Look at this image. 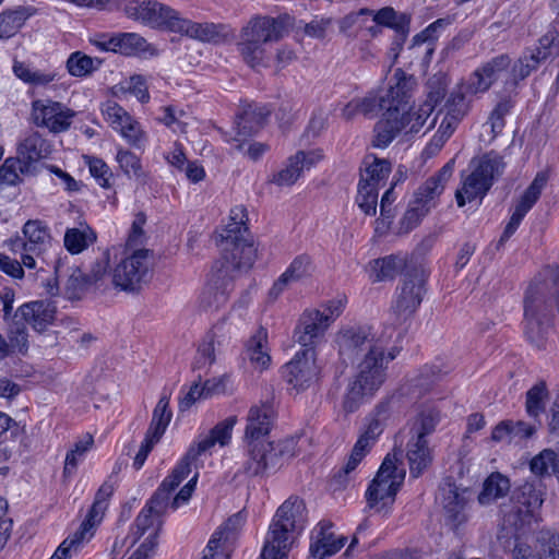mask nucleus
Segmentation results:
<instances>
[{"label":"nucleus","instance_id":"nucleus-40","mask_svg":"<svg viewBox=\"0 0 559 559\" xmlns=\"http://www.w3.org/2000/svg\"><path fill=\"white\" fill-rule=\"evenodd\" d=\"M391 169L392 165L388 159L368 154L362 160L360 181L379 188L380 182L388 178Z\"/></svg>","mask_w":559,"mask_h":559},{"label":"nucleus","instance_id":"nucleus-58","mask_svg":"<svg viewBox=\"0 0 559 559\" xmlns=\"http://www.w3.org/2000/svg\"><path fill=\"white\" fill-rule=\"evenodd\" d=\"M378 187L359 181L356 203L367 215H374L378 203Z\"/></svg>","mask_w":559,"mask_h":559},{"label":"nucleus","instance_id":"nucleus-2","mask_svg":"<svg viewBox=\"0 0 559 559\" xmlns=\"http://www.w3.org/2000/svg\"><path fill=\"white\" fill-rule=\"evenodd\" d=\"M198 474L186 484L180 491L170 500L171 492L179 486L183 480L182 478L174 477V471L166 477L160 486L157 488L153 497L146 503L145 508L138 515L134 524L132 543H135L140 538L144 537L140 547L133 552L130 559H148L154 552L157 545V536L162 526L160 518L165 514L167 509L170 507L177 509L180 504L187 502L197 484Z\"/></svg>","mask_w":559,"mask_h":559},{"label":"nucleus","instance_id":"nucleus-16","mask_svg":"<svg viewBox=\"0 0 559 559\" xmlns=\"http://www.w3.org/2000/svg\"><path fill=\"white\" fill-rule=\"evenodd\" d=\"M286 382L296 391H304L312 385L319 376L313 348H304L296 353L294 358L283 367Z\"/></svg>","mask_w":559,"mask_h":559},{"label":"nucleus","instance_id":"nucleus-61","mask_svg":"<svg viewBox=\"0 0 559 559\" xmlns=\"http://www.w3.org/2000/svg\"><path fill=\"white\" fill-rule=\"evenodd\" d=\"M298 438L289 437L276 443L272 442V455L275 459V467L278 468L284 462L294 457L297 452Z\"/></svg>","mask_w":559,"mask_h":559},{"label":"nucleus","instance_id":"nucleus-39","mask_svg":"<svg viewBox=\"0 0 559 559\" xmlns=\"http://www.w3.org/2000/svg\"><path fill=\"white\" fill-rule=\"evenodd\" d=\"M540 549L538 556H533L531 547L516 544L512 554L513 559H559V536L549 533L538 538Z\"/></svg>","mask_w":559,"mask_h":559},{"label":"nucleus","instance_id":"nucleus-26","mask_svg":"<svg viewBox=\"0 0 559 559\" xmlns=\"http://www.w3.org/2000/svg\"><path fill=\"white\" fill-rule=\"evenodd\" d=\"M171 32L203 43H217L226 36L223 24L193 22L183 17L180 12L177 14Z\"/></svg>","mask_w":559,"mask_h":559},{"label":"nucleus","instance_id":"nucleus-62","mask_svg":"<svg viewBox=\"0 0 559 559\" xmlns=\"http://www.w3.org/2000/svg\"><path fill=\"white\" fill-rule=\"evenodd\" d=\"M116 159L126 175L133 176L138 179L145 177L141 160L134 153L120 148L118 150Z\"/></svg>","mask_w":559,"mask_h":559},{"label":"nucleus","instance_id":"nucleus-36","mask_svg":"<svg viewBox=\"0 0 559 559\" xmlns=\"http://www.w3.org/2000/svg\"><path fill=\"white\" fill-rule=\"evenodd\" d=\"M406 457L408 460L411 476L417 478L432 461L428 440L411 436L407 442Z\"/></svg>","mask_w":559,"mask_h":559},{"label":"nucleus","instance_id":"nucleus-20","mask_svg":"<svg viewBox=\"0 0 559 559\" xmlns=\"http://www.w3.org/2000/svg\"><path fill=\"white\" fill-rule=\"evenodd\" d=\"M97 45L108 51L124 56L156 57L158 49L138 33H118Z\"/></svg>","mask_w":559,"mask_h":559},{"label":"nucleus","instance_id":"nucleus-28","mask_svg":"<svg viewBox=\"0 0 559 559\" xmlns=\"http://www.w3.org/2000/svg\"><path fill=\"white\" fill-rule=\"evenodd\" d=\"M332 526L333 524L331 522L321 521L313 531V542L310 545V552L314 558L323 559L336 554L343 548L346 538L343 536L336 537L332 532Z\"/></svg>","mask_w":559,"mask_h":559},{"label":"nucleus","instance_id":"nucleus-43","mask_svg":"<svg viewBox=\"0 0 559 559\" xmlns=\"http://www.w3.org/2000/svg\"><path fill=\"white\" fill-rule=\"evenodd\" d=\"M96 238V233L86 223H80L79 227L67 229L63 241L66 249L76 254L93 245Z\"/></svg>","mask_w":559,"mask_h":559},{"label":"nucleus","instance_id":"nucleus-49","mask_svg":"<svg viewBox=\"0 0 559 559\" xmlns=\"http://www.w3.org/2000/svg\"><path fill=\"white\" fill-rule=\"evenodd\" d=\"M26 9L8 10L0 13V38L13 37L29 17Z\"/></svg>","mask_w":559,"mask_h":559},{"label":"nucleus","instance_id":"nucleus-59","mask_svg":"<svg viewBox=\"0 0 559 559\" xmlns=\"http://www.w3.org/2000/svg\"><path fill=\"white\" fill-rule=\"evenodd\" d=\"M102 112L105 120L118 132L132 120V117L114 100H107L102 107Z\"/></svg>","mask_w":559,"mask_h":559},{"label":"nucleus","instance_id":"nucleus-12","mask_svg":"<svg viewBox=\"0 0 559 559\" xmlns=\"http://www.w3.org/2000/svg\"><path fill=\"white\" fill-rule=\"evenodd\" d=\"M148 253V250L140 249L121 258L110 272L114 287L127 293L139 292L147 276Z\"/></svg>","mask_w":559,"mask_h":559},{"label":"nucleus","instance_id":"nucleus-41","mask_svg":"<svg viewBox=\"0 0 559 559\" xmlns=\"http://www.w3.org/2000/svg\"><path fill=\"white\" fill-rule=\"evenodd\" d=\"M169 401L170 393L164 391L153 411L152 420L146 431V436L159 440L165 433L173 417V413L169 409Z\"/></svg>","mask_w":559,"mask_h":559},{"label":"nucleus","instance_id":"nucleus-44","mask_svg":"<svg viewBox=\"0 0 559 559\" xmlns=\"http://www.w3.org/2000/svg\"><path fill=\"white\" fill-rule=\"evenodd\" d=\"M248 214L243 205H236L230 210L229 222L219 234L221 240L251 237L247 226Z\"/></svg>","mask_w":559,"mask_h":559},{"label":"nucleus","instance_id":"nucleus-27","mask_svg":"<svg viewBox=\"0 0 559 559\" xmlns=\"http://www.w3.org/2000/svg\"><path fill=\"white\" fill-rule=\"evenodd\" d=\"M247 442V460L243 472L249 476L263 475L267 471L276 469L275 459L272 455V442L254 440Z\"/></svg>","mask_w":559,"mask_h":559},{"label":"nucleus","instance_id":"nucleus-48","mask_svg":"<svg viewBox=\"0 0 559 559\" xmlns=\"http://www.w3.org/2000/svg\"><path fill=\"white\" fill-rule=\"evenodd\" d=\"M549 391L545 381H539L526 392L525 409L530 417L537 418L546 409Z\"/></svg>","mask_w":559,"mask_h":559},{"label":"nucleus","instance_id":"nucleus-53","mask_svg":"<svg viewBox=\"0 0 559 559\" xmlns=\"http://www.w3.org/2000/svg\"><path fill=\"white\" fill-rule=\"evenodd\" d=\"M559 51V33L556 28H549L543 35L534 51L530 55V59H535L539 63L550 58L554 53Z\"/></svg>","mask_w":559,"mask_h":559},{"label":"nucleus","instance_id":"nucleus-63","mask_svg":"<svg viewBox=\"0 0 559 559\" xmlns=\"http://www.w3.org/2000/svg\"><path fill=\"white\" fill-rule=\"evenodd\" d=\"M372 15V10L369 9H360L357 12H352L343 17L340 24V28L342 32H348L353 28L356 31H365L367 21L370 20Z\"/></svg>","mask_w":559,"mask_h":559},{"label":"nucleus","instance_id":"nucleus-46","mask_svg":"<svg viewBox=\"0 0 559 559\" xmlns=\"http://www.w3.org/2000/svg\"><path fill=\"white\" fill-rule=\"evenodd\" d=\"M530 466L537 476L554 474L559 478V450L544 449L532 459Z\"/></svg>","mask_w":559,"mask_h":559},{"label":"nucleus","instance_id":"nucleus-42","mask_svg":"<svg viewBox=\"0 0 559 559\" xmlns=\"http://www.w3.org/2000/svg\"><path fill=\"white\" fill-rule=\"evenodd\" d=\"M114 493V485L105 481L96 492L95 500L87 513L86 519L81 525H86L88 534L94 535L96 525L102 521L105 510L107 508V501Z\"/></svg>","mask_w":559,"mask_h":559},{"label":"nucleus","instance_id":"nucleus-13","mask_svg":"<svg viewBox=\"0 0 559 559\" xmlns=\"http://www.w3.org/2000/svg\"><path fill=\"white\" fill-rule=\"evenodd\" d=\"M237 424L236 416H229L218 423L209 435L201 437L192 444L180 463L174 468V477L185 479L191 472V467H197L198 457L210 451L216 443L224 447L229 443L231 431Z\"/></svg>","mask_w":559,"mask_h":559},{"label":"nucleus","instance_id":"nucleus-21","mask_svg":"<svg viewBox=\"0 0 559 559\" xmlns=\"http://www.w3.org/2000/svg\"><path fill=\"white\" fill-rule=\"evenodd\" d=\"M440 490L445 521L452 528H457L467 521L466 508L472 495L468 489H460L450 483H445Z\"/></svg>","mask_w":559,"mask_h":559},{"label":"nucleus","instance_id":"nucleus-7","mask_svg":"<svg viewBox=\"0 0 559 559\" xmlns=\"http://www.w3.org/2000/svg\"><path fill=\"white\" fill-rule=\"evenodd\" d=\"M503 169L504 162L495 152L473 158L469 163V174L462 176V187L455 193L457 205L462 207L466 202L481 200L493 181L502 175Z\"/></svg>","mask_w":559,"mask_h":559},{"label":"nucleus","instance_id":"nucleus-23","mask_svg":"<svg viewBox=\"0 0 559 559\" xmlns=\"http://www.w3.org/2000/svg\"><path fill=\"white\" fill-rule=\"evenodd\" d=\"M228 269H217L203 289L200 297V306L205 311H215L223 307L231 290V281L228 276Z\"/></svg>","mask_w":559,"mask_h":559},{"label":"nucleus","instance_id":"nucleus-8","mask_svg":"<svg viewBox=\"0 0 559 559\" xmlns=\"http://www.w3.org/2000/svg\"><path fill=\"white\" fill-rule=\"evenodd\" d=\"M401 457V450H394L384 457L366 492L369 508L380 512L393 504L395 496L405 478V469L402 467Z\"/></svg>","mask_w":559,"mask_h":559},{"label":"nucleus","instance_id":"nucleus-64","mask_svg":"<svg viewBox=\"0 0 559 559\" xmlns=\"http://www.w3.org/2000/svg\"><path fill=\"white\" fill-rule=\"evenodd\" d=\"M512 102L508 98L501 99L490 114L488 123L490 124L493 136L501 133L504 127V117L510 112L512 108Z\"/></svg>","mask_w":559,"mask_h":559},{"label":"nucleus","instance_id":"nucleus-55","mask_svg":"<svg viewBox=\"0 0 559 559\" xmlns=\"http://www.w3.org/2000/svg\"><path fill=\"white\" fill-rule=\"evenodd\" d=\"M408 102L409 99L402 104H399L397 102L394 104L390 103V105L384 109L383 117L380 120L382 123H386V128L393 131L396 135L403 130L406 132L405 107Z\"/></svg>","mask_w":559,"mask_h":559},{"label":"nucleus","instance_id":"nucleus-30","mask_svg":"<svg viewBox=\"0 0 559 559\" xmlns=\"http://www.w3.org/2000/svg\"><path fill=\"white\" fill-rule=\"evenodd\" d=\"M273 409L269 404L254 405L249 409L245 440H264L272 425Z\"/></svg>","mask_w":559,"mask_h":559},{"label":"nucleus","instance_id":"nucleus-22","mask_svg":"<svg viewBox=\"0 0 559 559\" xmlns=\"http://www.w3.org/2000/svg\"><path fill=\"white\" fill-rule=\"evenodd\" d=\"M323 158L321 150L298 151L287 159L286 166L273 175L272 182L278 187L294 185L304 170H309Z\"/></svg>","mask_w":559,"mask_h":559},{"label":"nucleus","instance_id":"nucleus-56","mask_svg":"<svg viewBox=\"0 0 559 559\" xmlns=\"http://www.w3.org/2000/svg\"><path fill=\"white\" fill-rule=\"evenodd\" d=\"M450 80L445 73L438 72L427 81V99L426 104L432 105L435 108L445 96Z\"/></svg>","mask_w":559,"mask_h":559},{"label":"nucleus","instance_id":"nucleus-47","mask_svg":"<svg viewBox=\"0 0 559 559\" xmlns=\"http://www.w3.org/2000/svg\"><path fill=\"white\" fill-rule=\"evenodd\" d=\"M92 537L93 536L88 534L86 525H80L76 532L59 545L50 559H70L79 551L82 545L88 542Z\"/></svg>","mask_w":559,"mask_h":559},{"label":"nucleus","instance_id":"nucleus-18","mask_svg":"<svg viewBox=\"0 0 559 559\" xmlns=\"http://www.w3.org/2000/svg\"><path fill=\"white\" fill-rule=\"evenodd\" d=\"M550 179V170L545 169L538 171L524 191L520 200L514 206V211L510 217L509 223L507 224L500 241H506L509 239L520 226L522 219L527 214V212L534 206V204L538 201L543 190L546 188L548 181Z\"/></svg>","mask_w":559,"mask_h":559},{"label":"nucleus","instance_id":"nucleus-9","mask_svg":"<svg viewBox=\"0 0 559 559\" xmlns=\"http://www.w3.org/2000/svg\"><path fill=\"white\" fill-rule=\"evenodd\" d=\"M452 173L453 162L451 160L417 189L414 194V201L403 217V224L406 225L407 229H413L417 226L423 217L436 205V200L443 192Z\"/></svg>","mask_w":559,"mask_h":559},{"label":"nucleus","instance_id":"nucleus-35","mask_svg":"<svg viewBox=\"0 0 559 559\" xmlns=\"http://www.w3.org/2000/svg\"><path fill=\"white\" fill-rule=\"evenodd\" d=\"M466 85L459 84L447 98L443 107L439 109L435 118L428 123L427 130H430L438 122L440 115L449 116L457 121H462L468 114L471 102L466 99Z\"/></svg>","mask_w":559,"mask_h":559},{"label":"nucleus","instance_id":"nucleus-15","mask_svg":"<svg viewBox=\"0 0 559 559\" xmlns=\"http://www.w3.org/2000/svg\"><path fill=\"white\" fill-rule=\"evenodd\" d=\"M223 262L218 269L227 270L228 277L234 278L236 273L246 272L252 267L258 258V248L252 237L221 240Z\"/></svg>","mask_w":559,"mask_h":559},{"label":"nucleus","instance_id":"nucleus-32","mask_svg":"<svg viewBox=\"0 0 559 559\" xmlns=\"http://www.w3.org/2000/svg\"><path fill=\"white\" fill-rule=\"evenodd\" d=\"M441 420V412L432 404H423L409 421V435L420 439H427L436 431Z\"/></svg>","mask_w":559,"mask_h":559},{"label":"nucleus","instance_id":"nucleus-38","mask_svg":"<svg viewBox=\"0 0 559 559\" xmlns=\"http://www.w3.org/2000/svg\"><path fill=\"white\" fill-rule=\"evenodd\" d=\"M406 265V260L397 254L376 259L369 263V277L373 283L393 280Z\"/></svg>","mask_w":559,"mask_h":559},{"label":"nucleus","instance_id":"nucleus-29","mask_svg":"<svg viewBox=\"0 0 559 559\" xmlns=\"http://www.w3.org/2000/svg\"><path fill=\"white\" fill-rule=\"evenodd\" d=\"M19 312L27 324L41 333L53 323L57 310L52 302L39 300L21 306Z\"/></svg>","mask_w":559,"mask_h":559},{"label":"nucleus","instance_id":"nucleus-45","mask_svg":"<svg viewBox=\"0 0 559 559\" xmlns=\"http://www.w3.org/2000/svg\"><path fill=\"white\" fill-rule=\"evenodd\" d=\"M17 153L21 160L32 167L33 162L48 154L47 143L37 132H33L19 145Z\"/></svg>","mask_w":559,"mask_h":559},{"label":"nucleus","instance_id":"nucleus-31","mask_svg":"<svg viewBox=\"0 0 559 559\" xmlns=\"http://www.w3.org/2000/svg\"><path fill=\"white\" fill-rule=\"evenodd\" d=\"M312 261L308 254L297 255L288 265L286 271L273 284L270 296L277 298L284 289L294 282H298L311 275Z\"/></svg>","mask_w":559,"mask_h":559},{"label":"nucleus","instance_id":"nucleus-6","mask_svg":"<svg viewBox=\"0 0 559 559\" xmlns=\"http://www.w3.org/2000/svg\"><path fill=\"white\" fill-rule=\"evenodd\" d=\"M307 512L304 500L288 498L278 509L270 525L261 559H287L296 537L304 530Z\"/></svg>","mask_w":559,"mask_h":559},{"label":"nucleus","instance_id":"nucleus-10","mask_svg":"<svg viewBox=\"0 0 559 559\" xmlns=\"http://www.w3.org/2000/svg\"><path fill=\"white\" fill-rule=\"evenodd\" d=\"M24 238L16 237L9 242L14 253L21 254L24 266L34 269L39 258L51 246V236L47 225L38 219H29L23 226Z\"/></svg>","mask_w":559,"mask_h":559},{"label":"nucleus","instance_id":"nucleus-14","mask_svg":"<svg viewBox=\"0 0 559 559\" xmlns=\"http://www.w3.org/2000/svg\"><path fill=\"white\" fill-rule=\"evenodd\" d=\"M395 84L390 86L385 95L378 96L373 93L367 94L365 97L355 98L360 114L364 116L377 115L380 109L384 110L388 105L397 102L402 104L412 96L415 85L413 76H407L401 69L394 73Z\"/></svg>","mask_w":559,"mask_h":559},{"label":"nucleus","instance_id":"nucleus-57","mask_svg":"<svg viewBox=\"0 0 559 559\" xmlns=\"http://www.w3.org/2000/svg\"><path fill=\"white\" fill-rule=\"evenodd\" d=\"M408 104L405 107V124L406 133H416L421 130L426 124L428 118L433 111V107L425 102L414 110H407Z\"/></svg>","mask_w":559,"mask_h":559},{"label":"nucleus","instance_id":"nucleus-37","mask_svg":"<svg viewBox=\"0 0 559 559\" xmlns=\"http://www.w3.org/2000/svg\"><path fill=\"white\" fill-rule=\"evenodd\" d=\"M510 479L499 472H493L484 480L477 501L480 506H490L504 498L510 492Z\"/></svg>","mask_w":559,"mask_h":559},{"label":"nucleus","instance_id":"nucleus-5","mask_svg":"<svg viewBox=\"0 0 559 559\" xmlns=\"http://www.w3.org/2000/svg\"><path fill=\"white\" fill-rule=\"evenodd\" d=\"M559 312V272L544 269L528 285L524 297V314L528 338L539 345L542 318Z\"/></svg>","mask_w":559,"mask_h":559},{"label":"nucleus","instance_id":"nucleus-50","mask_svg":"<svg viewBox=\"0 0 559 559\" xmlns=\"http://www.w3.org/2000/svg\"><path fill=\"white\" fill-rule=\"evenodd\" d=\"M100 61L81 51L72 52L66 63L68 72L72 76L83 78L92 74L98 69Z\"/></svg>","mask_w":559,"mask_h":559},{"label":"nucleus","instance_id":"nucleus-25","mask_svg":"<svg viewBox=\"0 0 559 559\" xmlns=\"http://www.w3.org/2000/svg\"><path fill=\"white\" fill-rule=\"evenodd\" d=\"M330 325L316 308L306 309L295 329V337L298 344L306 348L313 346L324 336Z\"/></svg>","mask_w":559,"mask_h":559},{"label":"nucleus","instance_id":"nucleus-34","mask_svg":"<svg viewBox=\"0 0 559 559\" xmlns=\"http://www.w3.org/2000/svg\"><path fill=\"white\" fill-rule=\"evenodd\" d=\"M246 355L254 369L263 371L271 365L267 331L260 326L246 344Z\"/></svg>","mask_w":559,"mask_h":559},{"label":"nucleus","instance_id":"nucleus-11","mask_svg":"<svg viewBox=\"0 0 559 559\" xmlns=\"http://www.w3.org/2000/svg\"><path fill=\"white\" fill-rule=\"evenodd\" d=\"M123 12L128 19L154 29L171 32L178 11L157 0H127Z\"/></svg>","mask_w":559,"mask_h":559},{"label":"nucleus","instance_id":"nucleus-17","mask_svg":"<svg viewBox=\"0 0 559 559\" xmlns=\"http://www.w3.org/2000/svg\"><path fill=\"white\" fill-rule=\"evenodd\" d=\"M74 111L59 102L36 99L32 103V118L36 126L60 133L71 126Z\"/></svg>","mask_w":559,"mask_h":559},{"label":"nucleus","instance_id":"nucleus-52","mask_svg":"<svg viewBox=\"0 0 559 559\" xmlns=\"http://www.w3.org/2000/svg\"><path fill=\"white\" fill-rule=\"evenodd\" d=\"M29 173L31 166L22 162L20 157L7 158L0 168V186L17 185L21 181L20 175Z\"/></svg>","mask_w":559,"mask_h":559},{"label":"nucleus","instance_id":"nucleus-1","mask_svg":"<svg viewBox=\"0 0 559 559\" xmlns=\"http://www.w3.org/2000/svg\"><path fill=\"white\" fill-rule=\"evenodd\" d=\"M426 275L423 270L408 272L392 305L393 323L374 326L367 323L348 324L335 334L341 361L355 366L343 396L342 407L347 414L373 397L388 379V369L401 353L394 342V324L407 321L417 310L425 294Z\"/></svg>","mask_w":559,"mask_h":559},{"label":"nucleus","instance_id":"nucleus-19","mask_svg":"<svg viewBox=\"0 0 559 559\" xmlns=\"http://www.w3.org/2000/svg\"><path fill=\"white\" fill-rule=\"evenodd\" d=\"M243 522L245 518L240 512L228 518L211 536L201 559H229L231 545Z\"/></svg>","mask_w":559,"mask_h":559},{"label":"nucleus","instance_id":"nucleus-60","mask_svg":"<svg viewBox=\"0 0 559 559\" xmlns=\"http://www.w3.org/2000/svg\"><path fill=\"white\" fill-rule=\"evenodd\" d=\"M93 443L94 439L91 435H86L83 439L74 443L73 449H71L66 456L64 475H71L73 473L78 466L79 460L92 448Z\"/></svg>","mask_w":559,"mask_h":559},{"label":"nucleus","instance_id":"nucleus-24","mask_svg":"<svg viewBox=\"0 0 559 559\" xmlns=\"http://www.w3.org/2000/svg\"><path fill=\"white\" fill-rule=\"evenodd\" d=\"M511 63L508 55H500L484 63L471 75L466 84L467 94L484 93L498 80Z\"/></svg>","mask_w":559,"mask_h":559},{"label":"nucleus","instance_id":"nucleus-4","mask_svg":"<svg viewBox=\"0 0 559 559\" xmlns=\"http://www.w3.org/2000/svg\"><path fill=\"white\" fill-rule=\"evenodd\" d=\"M543 501L540 491L531 483L514 488L509 499L499 506V537L518 538L531 532L542 520Z\"/></svg>","mask_w":559,"mask_h":559},{"label":"nucleus","instance_id":"nucleus-33","mask_svg":"<svg viewBox=\"0 0 559 559\" xmlns=\"http://www.w3.org/2000/svg\"><path fill=\"white\" fill-rule=\"evenodd\" d=\"M269 114L265 108L251 105L242 110L236 122L237 134L235 141L239 142L236 146L238 150H242L243 147L241 138L255 134L263 127Z\"/></svg>","mask_w":559,"mask_h":559},{"label":"nucleus","instance_id":"nucleus-54","mask_svg":"<svg viewBox=\"0 0 559 559\" xmlns=\"http://www.w3.org/2000/svg\"><path fill=\"white\" fill-rule=\"evenodd\" d=\"M371 16L374 17L376 22L382 25V27H391L402 35L406 33L409 23V19L405 14H399L391 7H385L377 12L372 11Z\"/></svg>","mask_w":559,"mask_h":559},{"label":"nucleus","instance_id":"nucleus-51","mask_svg":"<svg viewBox=\"0 0 559 559\" xmlns=\"http://www.w3.org/2000/svg\"><path fill=\"white\" fill-rule=\"evenodd\" d=\"M223 330L222 323L215 324L209 340L200 346L199 353L204 365H212L215 361L216 352L219 353L224 346L226 338Z\"/></svg>","mask_w":559,"mask_h":559},{"label":"nucleus","instance_id":"nucleus-3","mask_svg":"<svg viewBox=\"0 0 559 559\" xmlns=\"http://www.w3.org/2000/svg\"><path fill=\"white\" fill-rule=\"evenodd\" d=\"M294 19L288 14L276 17L255 15L240 29L237 48L243 61L251 68L265 66L269 60L266 45L278 41L285 28L293 25Z\"/></svg>","mask_w":559,"mask_h":559}]
</instances>
